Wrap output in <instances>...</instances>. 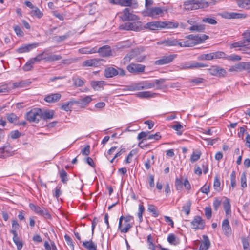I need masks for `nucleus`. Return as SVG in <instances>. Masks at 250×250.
I'll return each instance as SVG.
<instances>
[{
    "label": "nucleus",
    "mask_w": 250,
    "mask_h": 250,
    "mask_svg": "<svg viewBox=\"0 0 250 250\" xmlns=\"http://www.w3.org/2000/svg\"><path fill=\"white\" fill-rule=\"evenodd\" d=\"M205 80L203 78L196 77L191 79L189 81L190 86H197L200 83H203Z\"/></svg>",
    "instance_id": "7c9ffc66"
},
{
    "label": "nucleus",
    "mask_w": 250,
    "mask_h": 250,
    "mask_svg": "<svg viewBox=\"0 0 250 250\" xmlns=\"http://www.w3.org/2000/svg\"><path fill=\"white\" fill-rule=\"evenodd\" d=\"M13 240L17 246L18 250H21L23 247L22 242L20 240L18 237H13Z\"/></svg>",
    "instance_id": "5fc2aeb1"
},
{
    "label": "nucleus",
    "mask_w": 250,
    "mask_h": 250,
    "mask_svg": "<svg viewBox=\"0 0 250 250\" xmlns=\"http://www.w3.org/2000/svg\"><path fill=\"white\" fill-rule=\"evenodd\" d=\"M222 228L225 235L229 236L231 234V228L228 219H224L222 222Z\"/></svg>",
    "instance_id": "f3484780"
},
{
    "label": "nucleus",
    "mask_w": 250,
    "mask_h": 250,
    "mask_svg": "<svg viewBox=\"0 0 250 250\" xmlns=\"http://www.w3.org/2000/svg\"><path fill=\"white\" fill-rule=\"evenodd\" d=\"M145 67V66L144 65L132 63L127 66L126 69L130 73L137 74L143 73Z\"/></svg>",
    "instance_id": "9d476101"
},
{
    "label": "nucleus",
    "mask_w": 250,
    "mask_h": 250,
    "mask_svg": "<svg viewBox=\"0 0 250 250\" xmlns=\"http://www.w3.org/2000/svg\"><path fill=\"white\" fill-rule=\"evenodd\" d=\"M212 58L213 59L224 58L225 59L226 54L222 51H217L215 52H212Z\"/></svg>",
    "instance_id": "37998d69"
},
{
    "label": "nucleus",
    "mask_w": 250,
    "mask_h": 250,
    "mask_svg": "<svg viewBox=\"0 0 250 250\" xmlns=\"http://www.w3.org/2000/svg\"><path fill=\"white\" fill-rule=\"evenodd\" d=\"M163 14V10L160 7H149L146 8L145 11V14L147 16L156 18L162 17Z\"/></svg>",
    "instance_id": "6e6552de"
},
{
    "label": "nucleus",
    "mask_w": 250,
    "mask_h": 250,
    "mask_svg": "<svg viewBox=\"0 0 250 250\" xmlns=\"http://www.w3.org/2000/svg\"><path fill=\"white\" fill-rule=\"evenodd\" d=\"M59 174L61 181L63 184L66 183L68 180L67 172L63 169H62L59 171Z\"/></svg>",
    "instance_id": "58836bf2"
},
{
    "label": "nucleus",
    "mask_w": 250,
    "mask_h": 250,
    "mask_svg": "<svg viewBox=\"0 0 250 250\" xmlns=\"http://www.w3.org/2000/svg\"><path fill=\"white\" fill-rule=\"evenodd\" d=\"M208 65L207 64L199 63V62H195L192 64H191L189 66H188V68H201V67H206Z\"/></svg>",
    "instance_id": "680f3d73"
},
{
    "label": "nucleus",
    "mask_w": 250,
    "mask_h": 250,
    "mask_svg": "<svg viewBox=\"0 0 250 250\" xmlns=\"http://www.w3.org/2000/svg\"><path fill=\"white\" fill-rule=\"evenodd\" d=\"M208 6V3L203 0H188V10H195L199 9H203L207 8Z\"/></svg>",
    "instance_id": "39448f33"
},
{
    "label": "nucleus",
    "mask_w": 250,
    "mask_h": 250,
    "mask_svg": "<svg viewBox=\"0 0 250 250\" xmlns=\"http://www.w3.org/2000/svg\"><path fill=\"white\" fill-rule=\"evenodd\" d=\"M241 186L242 188L247 187V178L245 172H243L241 176Z\"/></svg>",
    "instance_id": "13d9d810"
},
{
    "label": "nucleus",
    "mask_w": 250,
    "mask_h": 250,
    "mask_svg": "<svg viewBox=\"0 0 250 250\" xmlns=\"http://www.w3.org/2000/svg\"><path fill=\"white\" fill-rule=\"evenodd\" d=\"M242 36L244 41V42L246 44L247 46L250 45V30L245 31L242 34Z\"/></svg>",
    "instance_id": "f704fd0d"
},
{
    "label": "nucleus",
    "mask_w": 250,
    "mask_h": 250,
    "mask_svg": "<svg viewBox=\"0 0 250 250\" xmlns=\"http://www.w3.org/2000/svg\"><path fill=\"white\" fill-rule=\"evenodd\" d=\"M208 71L211 75L219 78L225 77L227 74L225 69L217 65L211 66Z\"/></svg>",
    "instance_id": "0eeeda50"
},
{
    "label": "nucleus",
    "mask_w": 250,
    "mask_h": 250,
    "mask_svg": "<svg viewBox=\"0 0 250 250\" xmlns=\"http://www.w3.org/2000/svg\"><path fill=\"white\" fill-rule=\"evenodd\" d=\"M208 38V36L205 34L197 36L189 35H188V47L202 43Z\"/></svg>",
    "instance_id": "423d86ee"
},
{
    "label": "nucleus",
    "mask_w": 250,
    "mask_h": 250,
    "mask_svg": "<svg viewBox=\"0 0 250 250\" xmlns=\"http://www.w3.org/2000/svg\"><path fill=\"white\" fill-rule=\"evenodd\" d=\"M7 148V146H3L0 148V158H5L8 157V152Z\"/></svg>",
    "instance_id": "de8ad7c7"
},
{
    "label": "nucleus",
    "mask_w": 250,
    "mask_h": 250,
    "mask_svg": "<svg viewBox=\"0 0 250 250\" xmlns=\"http://www.w3.org/2000/svg\"><path fill=\"white\" fill-rule=\"evenodd\" d=\"M31 14L32 16H35L38 19L41 18L43 15V13L36 6L32 9Z\"/></svg>",
    "instance_id": "72a5a7b5"
},
{
    "label": "nucleus",
    "mask_w": 250,
    "mask_h": 250,
    "mask_svg": "<svg viewBox=\"0 0 250 250\" xmlns=\"http://www.w3.org/2000/svg\"><path fill=\"white\" fill-rule=\"evenodd\" d=\"M39 215L43 216L46 219H50L51 218V215L48 210L43 208H42Z\"/></svg>",
    "instance_id": "8fccbe9b"
},
{
    "label": "nucleus",
    "mask_w": 250,
    "mask_h": 250,
    "mask_svg": "<svg viewBox=\"0 0 250 250\" xmlns=\"http://www.w3.org/2000/svg\"><path fill=\"white\" fill-rule=\"evenodd\" d=\"M10 88L7 84L0 85V93H8L10 91Z\"/></svg>",
    "instance_id": "338daca9"
},
{
    "label": "nucleus",
    "mask_w": 250,
    "mask_h": 250,
    "mask_svg": "<svg viewBox=\"0 0 250 250\" xmlns=\"http://www.w3.org/2000/svg\"><path fill=\"white\" fill-rule=\"evenodd\" d=\"M97 52L103 57H108L111 55V50L108 45H104L97 49Z\"/></svg>",
    "instance_id": "dca6fc26"
},
{
    "label": "nucleus",
    "mask_w": 250,
    "mask_h": 250,
    "mask_svg": "<svg viewBox=\"0 0 250 250\" xmlns=\"http://www.w3.org/2000/svg\"><path fill=\"white\" fill-rule=\"evenodd\" d=\"M178 43V41L176 39H168L161 41L158 42V44H164L166 46H176Z\"/></svg>",
    "instance_id": "aec40b11"
},
{
    "label": "nucleus",
    "mask_w": 250,
    "mask_h": 250,
    "mask_svg": "<svg viewBox=\"0 0 250 250\" xmlns=\"http://www.w3.org/2000/svg\"><path fill=\"white\" fill-rule=\"evenodd\" d=\"M132 227V225L130 223H125L124 224L121 225V227L120 228H118V229L120 230L122 233H127L130 229Z\"/></svg>",
    "instance_id": "4c0bfd02"
},
{
    "label": "nucleus",
    "mask_w": 250,
    "mask_h": 250,
    "mask_svg": "<svg viewBox=\"0 0 250 250\" xmlns=\"http://www.w3.org/2000/svg\"><path fill=\"white\" fill-rule=\"evenodd\" d=\"M145 210L144 207L142 203L139 206L138 216L140 222H142L143 220V213Z\"/></svg>",
    "instance_id": "603ef678"
},
{
    "label": "nucleus",
    "mask_w": 250,
    "mask_h": 250,
    "mask_svg": "<svg viewBox=\"0 0 250 250\" xmlns=\"http://www.w3.org/2000/svg\"><path fill=\"white\" fill-rule=\"evenodd\" d=\"M242 70L250 72V62H241Z\"/></svg>",
    "instance_id": "774afa93"
},
{
    "label": "nucleus",
    "mask_w": 250,
    "mask_h": 250,
    "mask_svg": "<svg viewBox=\"0 0 250 250\" xmlns=\"http://www.w3.org/2000/svg\"><path fill=\"white\" fill-rule=\"evenodd\" d=\"M166 79H160L158 80H155L154 81V83L157 85V88L158 89H162L164 87L163 85V84L165 82Z\"/></svg>",
    "instance_id": "6e6d98bb"
},
{
    "label": "nucleus",
    "mask_w": 250,
    "mask_h": 250,
    "mask_svg": "<svg viewBox=\"0 0 250 250\" xmlns=\"http://www.w3.org/2000/svg\"><path fill=\"white\" fill-rule=\"evenodd\" d=\"M143 28L142 22L137 21L133 22H126L120 26V29L136 31L142 30Z\"/></svg>",
    "instance_id": "20e7f679"
},
{
    "label": "nucleus",
    "mask_w": 250,
    "mask_h": 250,
    "mask_svg": "<svg viewBox=\"0 0 250 250\" xmlns=\"http://www.w3.org/2000/svg\"><path fill=\"white\" fill-rule=\"evenodd\" d=\"M167 240L170 244L172 245H176L177 243L175 235L173 234H169L167 237Z\"/></svg>",
    "instance_id": "4d7b16f0"
},
{
    "label": "nucleus",
    "mask_w": 250,
    "mask_h": 250,
    "mask_svg": "<svg viewBox=\"0 0 250 250\" xmlns=\"http://www.w3.org/2000/svg\"><path fill=\"white\" fill-rule=\"evenodd\" d=\"M72 80L73 85L76 87H82L85 83V81L77 75L74 76Z\"/></svg>",
    "instance_id": "5701e85b"
},
{
    "label": "nucleus",
    "mask_w": 250,
    "mask_h": 250,
    "mask_svg": "<svg viewBox=\"0 0 250 250\" xmlns=\"http://www.w3.org/2000/svg\"><path fill=\"white\" fill-rule=\"evenodd\" d=\"M143 82L127 85V89L129 91H136L143 89Z\"/></svg>",
    "instance_id": "c756f323"
},
{
    "label": "nucleus",
    "mask_w": 250,
    "mask_h": 250,
    "mask_svg": "<svg viewBox=\"0 0 250 250\" xmlns=\"http://www.w3.org/2000/svg\"><path fill=\"white\" fill-rule=\"evenodd\" d=\"M193 250H208L210 246V242L207 235H203V240H195L193 242Z\"/></svg>",
    "instance_id": "f03ea898"
},
{
    "label": "nucleus",
    "mask_w": 250,
    "mask_h": 250,
    "mask_svg": "<svg viewBox=\"0 0 250 250\" xmlns=\"http://www.w3.org/2000/svg\"><path fill=\"white\" fill-rule=\"evenodd\" d=\"M129 9L127 8H125L123 11L122 19L123 21H136L139 20L138 16L130 12Z\"/></svg>",
    "instance_id": "9b49d317"
},
{
    "label": "nucleus",
    "mask_w": 250,
    "mask_h": 250,
    "mask_svg": "<svg viewBox=\"0 0 250 250\" xmlns=\"http://www.w3.org/2000/svg\"><path fill=\"white\" fill-rule=\"evenodd\" d=\"M98 59H92L86 60L83 62L82 65L84 67H97L100 65V61Z\"/></svg>",
    "instance_id": "2eb2a0df"
},
{
    "label": "nucleus",
    "mask_w": 250,
    "mask_h": 250,
    "mask_svg": "<svg viewBox=\"0 0 250 250\" xmlns=\"http://www.w3.org/2000/svg\"><path fill=\"white\" fill-rule=\"evenodd\" d=\"M154 95L155 93L150 91H143L137 94V96L140 98H150L152 97Z\"/></svg>",
    "instance_id": "ea45409f"
},
{
    "label": "nucleus",
    "mask_w": 250,
    "mask_h": 250,
    "mask_svg": "<svg viewBox=\"0 0 250 250\" xmlns=\"http://www.w3.org/2000/svg\"><path fill=\"white\" fill-rule=\"evenodd\" d=\"M92 100V99L91 96H86L80 99L79 101H75V103L80 104L82 107H84L87 105L91 102Z\"/></svg>",
    "instance_id": "6ab92c4d"
},
{
    "label": "nucleus",
    "mask_w": 250,
    "mask_h": 250,
    "mask_svg": "<svg viewBox=\"0 0 250 250\" xmlns=\"http://www.w3.org/2000/svg\"><path fill=\"white\" fill-rule=\"evenodd\" d=\"M193 228L194 229H202L204 228V222L200 216H196L193 221L191 222Z\"/></svg>",
    "instance_id": "4468645a"
},
{
    "label": "nucleus",
    "mask_w": 250,
    "mask_h": 250,
    "mask_svg": "<svg viewBox=\"0 0 250 250\" xmlns=\"http://www.w3.org/2000/svg\"><path fill=\"white\" fill-rule=\"evenodd\" d=\"M200 59L203 60H213L212 53L206 54H202L200 56Z\"/></svg>",
    "instance_id": "0e129e2a"
},
{
    "label": "nucleus",
    "mask_w": 250,
    "mask_h": 250,
    "mask_svg": "<svg viewBox=\"0 0 250 250\" xmlns=\"http://www.w3.org/2000/svg\"><path fill=\"white\" fill-rule=\"evenodd\" d=\"M80 51L82 54H92L97 52V48H83L80 49Z\"/></svg>",
    "instance_id": "79ce46f5"
},
{
    "label": "nucleus",
    "mask_w": 250,
    "mask_h": 250,
    "mask_svg": "<svg viewBox=\"0 0 250 250\" xmlns=\"http://www.w3.org/2000/svg\"><path fill=\"white\" fill-rule=\"evenodd\" d=\"M14 30L18 36L23 37L24 36V32L19 26H15L14 27Z\"/></svg>",
    "instance_id": "bf43d9fd"
},
{
    "label": "nucleus",
    "mask_w": 250,
    "mask_h": 250,
    "mask_svg": "<svg viewBox=\"0 0 250 250\" xmlns=\"http://www.w3.org/2000/svg\"><path fill=\"white\" fill-rule=\"evenodd\" d=\"M244 41L243 40L242 41H240L237 42H234L230 44V48H236V47L246 46H247L246 44L245 43H244Z\"/></svg>",
    "instance_id": "09e8293b"
},
{
    "label": "nucleus",
    "mask_w": 250,
    "mask_h": 250,
    "mask_svg": "<svg viewBox=\"0 0 250 250\" xmlns=\"http://www.w3.org/2000/svg\"><path fill=\"white\" fill-rule=\"evenodd\" d=\"M75 103L74 102L70 101L68 102L67 103H65L62 104V105L61 106V109H63L66 111H69L71 110V108L72 107V106Z\"/></svg>",
    "instance_id": "c9c22d12"
},
{
    "label": "nucleus",
    "mask_w": 250,
    "mask_h": 250,
    "mask_svg": "<svg viewBox=\"0 0 250 250\" xmlns=\"http://www.w3.org/2000/svg\"><path fill=\"white\" fill-rule=\"evenodd\" d=\"M239 7L246 9H250V0H236Z\"/></svg>",
    "instance_id": "393cba45"
},
{
    "label": "nucleus",
    "mask_w": 250,
    "mask_h": 250,
    "mask_svg": "<svg viewBox=\"0 0 250 250\" xmlns=\"http://www.w3.org/2000/svg\"><path fill=\"white\" fill-rule=\"evenodd\" d=\"M143 86L144 89H150L155 87V83H150L146 81L142 82Z\"/></svg>",
    "instance_id": "052dcab7"
},
{
    "label": "nucleus",
    "mask_w": 250,
    "mask_h": 250,
    "mask_svg": "<svg viewBox=\"0 0 250 250\" xmlns=\"http://www.w3.org/2000/svg\"><path fill=\"white\" fill-rule=\"evenodd\" d=\"M104 75L107 78H112L118 75L117 69L112 67H107L104 69Z\"/></svg>",
    "instance_id": "a211bd4d"
},
{
    "label": "nucleus",
    "mask_w": 250,
    "mask_h": 250,
    "mask_svg": "<svg viewBox=\"0 0 250 250\" xmlns=\"http://www.w3.org/2000/svg\"><path fill=\"white\" fill-rule=\"evenodd\" d=\"M176 57V55L175 54H170L168 56H163L161 59L156 61L155 64L156 65H161L169 63L173 61Z\"/></svg>",
    "instance_id": "f8f14e48"
},
{
    "label": "nucleus",
    "mask_w": 250,
    "mask_h": 250,
    "mask_svg": "<svg viewBox=\"0 0 250 250\" xmlns=\"http://www.w3.org/2000/svg\"><path fill=\"white\" fill-rule=\"evenodd\" d=\"M225 59L228 61L235 62L241 60V57L239 55L236 54H231V55H227L226 54Z\"/></svg>",
    "instance_id": "a19ab883"
},
{
    "label": "nucleus",
    "mask_w": 250,
    "mask_h": 250,
    "mask_svg": "<svg viewBox=\"0 0 250 250\" xmlns=\"http://www.w3.org/2000/svg\"><path fill=\"white\" fill-rule=\"evenodd\" d=\"M41 119L44 120L51 119L53 118L54 112L53 111H43L41 110Z\"/></svg>",
    "instance_id": "c85d7f7f"
},
{
    "label": "nucleus",
    "mask_w": 250,
    "mask_h": 250,
    "mask_svg": "<svg viewBox=\"0 0 250 250\" xmlns=\"http://www.w3.org/2000/svg\"><path fill=\"white\" fill-rule=\"evenodd\" d=\"M202 155L201 151L198 149L194 150L191 153L190 157V161L191 163H194L198 160Z\"/></svg>",
    "instance_id": "a878e982"
},
{
    "label": "nucleus",
    "mask_w": 250,
    "mask_h": 250,
    "mask_svg": "<svg viewBox=\"0 0 250 250\" xmlns=\"http://www.w3.org/2000/svg\"><path fill=\"white\" fill-rule=\"evenodd\" d=\"M31 82H25V81H21L19 82L14 83H13V87L14 88H21V87H25L30 85Z\"/></svg>",
    "instance_id": "e433bc0d"
},
{
    "label": "nucleus",
    "mask_w": 250,
    "mask_h": 250,
    "mask_svg": "<svg viewBox=\"0 0 250 250\" xmlns=\"http://www.w3.org/2000/svg\"><path fill=\"white\" fill-rule=\"evenodd\" d=\"M39 215L43 216L46 219H50L51 218V215L48 210L43 208H42Z\"/></svg>",
    "instance_id": "3c124183"
},
{
    "label": "nucleus",
    "mask_w": 250,
    "mask_h": 250,
    "mask_svg": "<svg viewBox=\"0 0 250 250\" xmlns=\"http://www.w3.org/2000/svg\"><path fill=\"white\" fill-rule=\"evenodd\" d=\"M189 29L192 32H203L205 29V26L204 24L192 25Z\"/></svg>",
    "instance_id": "cd10ccee"
},
{
    "label": "nucleus",
    "mask_w": 250,
    "mask_h": 250,
    "mask_svg": "<svg viewBox=\"0 0 250 250\" xmlns=\"http://www.w3.org/2000/svg\"><path fill=\"white\" fill-rule=\"evenodd\" d=\"M40 43L38 42H34L28 44H24L17 49L16 51L19 53L28 52L32 49L38 47Z\"/></svg>",
    "instance_id": "ddd939ff"
},
{
    "label": "nucleus",
    "mask_w": 250,
    "mask_h": 250,
    "mask_svg": "<svg viewBox=\"0 0 250 250\" xmlns=\"http://www.w3.org/2000/svg\"><path fill=\"white\" fill-rule=\"evenodd\" d=\"M105 84V82L104 81H92L90 83L91 87L95 90H99Z\"/></svg>",
    "instance_id": "b1692460"
},
{
    "label": "nucleus",
    "mask_w": 250,
    "mask_h": 250,
    "mask_svg": "<svg viewBox=\"0 0 250 250\" xmlns=\"http://www.w3.org/2000/svg\"><path fill=\"white\" fill-rule=\"evenodd\" d=\"M148 210L150 212L153 213L155 217L157 216L158 215L156 207L153 205H149L148 206Z\"/></svg>",
    "instance_id": "e2e57ef3"
},
{
    "label": "nucleus",
    "mask_w": 250,
    "mask_h": 250,
    "mask_svg": "<svg viewBox=\"0 0 250 250\" xmlns=\"http://www.w3.org/2000/svg\"><path fill=\"white\" fill-rule=\"evenodd\" d=\"M242 71L243 70L241 62L231 66L229 69V71L230 72H239Z\"/></svg>",
    "instance_id": "2f4dec72"
},
{
    "label": "nucleus",
    "mask_w": 250,
    "mask_h": 250,
    "mask_svg": "<svg viewBox=\"0 0 250 250\" xmlns=\"http://www.w3.org/2000/svg\"><path fill=\"white\" fill-rule=\"evenodd\" d=\"M29 207L31 210L34 211L36 213H37L38 215L40 214L41 210L42 209V208L38 206H36L33 203L29 204Z\"/></svg>",
    "instance_id": "864d4df0"
},
{
    "label": "nucleus",
    "mask_w": 250,
    "mask_h": 250,
    "mask_svg": "<svg viewBox=\"0 0 250 250\" xmlns=\"http://www.w3.org/2000/svg\"><path fill=\"white\" fill-rule=\"evenodd\" d=\"M122 6L127 7L133 6L134 8L138 6L136 0H121V5Z\"/></svg>",
    "instance_id": "bb28decb"
},
{
    "label": "nucleus",
    "mask_w": 250,
    "mask_h": 250,
    "mask_svg": "<svg viewBox=\"0 0 250 250\" xmlns=\"http://www.w3.org/2000/svg\"><path fill=\"white\" fill-rule=\"evenodd\" d=\"M205 213L207 219H209L212 216V210L210 207H206L205 208Z\"/></svg>",
    "instance_id": "69168bd1"
},
{
    "label": "nucleus",
    "mask_w": 250,
    "mask_h": 250,
    "mask_svg": "<svg viewBox=\"0 0 250 250\" xmlns=\"http://www.w3.org/2000/svg\"><path fill=\"white\" fill-rule=\"evenodd\" d=\"M83 246L88 250H97V244L93 242L91 239L89 241H83Z\"/></svg>",
    "instance_id": "4be33fe9"
},
{
    "label": "nucleus",
    "mask_w": 250,
    "mask_h": 250,
    "mask_svg": "<svg viewBox=\"0 0 250 250\" xmlns=\"http://www.w3.org/2000/svg\"><path fill=\"white\" fill-rule=\"evenodd\" d=\"M61 97L59 93L51 94L46 96L44 100L48 103H54L59 100Z\"/></svg>",
    "instance_id": "412c9836"
},
{
    "label": "nucleus",
    "mask_w": 250,
    "mask_h": 250,
    "mask_svg": "<svg viewBox=\"0 0 250 250\" xmlns=\"http://www.w3.org/2000/svg\"><path fill=\"white\" fill-rule=\"evenodd\" d=\"M62 57L60 55L51 54L49 53L48 62H52L61 60Z\"/></svg>",
    "instance_id": "49530a36"
},
{
    "label": "nucleus",
    "mask_w": 250,
    "mask_h": 250,
    "mask_svg": "<svg viewBox=\"0 0 250 250\" xmlns=\"http://www.w3.org/2000/svg\"><path fill=\"white\" fill-rule=\"evenodd\" d=\"M220 15L222 18L227 19H245L247 17V15L245 13H240L233 12H224L220 14Z\"/></svg>",
    "instance_id": "1a4fd4ad"
},
{
    "label": "nucleus",
    "mask_w": 250,
    "mask_h": 250,
    "mask_svg": "<svg viewBox=\"0 0 250 250\" xmlns=\"http://www.w3.org/2000/svg\"><path fill=\"white\" fill-rule=\"evenodd\" d=\"M41 109L38 108L32 109L25 115L26 119L30 122L38 123L41 119Z\"/></svg>",
    "instance_id": "7ed1b4c3"
},
{
    "label": "nucleus",
    "mask_w": 250,
    "mask_h": 250,
    "mask_svg": "<svg viewBox=\"0 0 250 250\" xmlns=\"http://www.w3.org/2000/svg\"><path fill=\"white\" fill-rule=\"evenodd\" d=\"M35 63L30 59L24 65L23 67V69L25 71H29L32 70L33 68V66Z\"/></svg>",
    "instance_id": "c03bdc74"
},
{
    "label": "nucleus",
    "mask_w": 250,
    "mask_h": 250,
    "mask_svg": "<svg viewBox=\"0 0 250 250\" xmlns=\"http://www.w3.org/2000/svg\"><path fill=\"white\" fill-rule=\"evenodd\" d=\"M223 207L227 214H229L231 212V206L229 200L228 198H226L223 202Z\"/></svg>",
    "instance_id": "473e14b6"
},
{
    "label": "nucleus",
    "mask_w": 250,
    "mask_h": 250,
    "mask_svg": "<svg viewBox=\"0 0 250 250\" xmlns=\"http://www.w3.org/2000/svg\"><path fill=\"white\" fill-rule=\"evenodd\" d=\"M202 21L204 23H207L211 25H215L217 24V21L214 18L206 17L204 18L202 20Z\"/></svg>",
    "instance_id": "a18cd8bd"
},
{
    "label": "nucleus",
    "mask_w": 250,
    "mask_h": 250,
    "mask_svg": "<svg viewBox=\"0 0 250 250\" xmlns=\"http://www.w3.org/2000/svg\"><path fill=\"white\" fill-rule=\"evenodd\" d=\"M178 26V24L176 22L156 21L147 22L144 26V28L157 30L162 28H176Z\"/></svg>",
    "instance_id": "f257e3e1"
}]
</instances>
